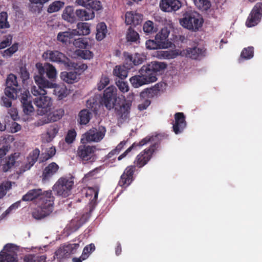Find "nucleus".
Listing matches in <instances>:
<instances>
[{"mask_svg": "<svg viewBox=\"0 0 262 262\" xmlns=\"http://www.w3.org/2000/svg\"><path fill=\"white\" fill-rule=\"evenodd\" d=\"M167 136L162 134H157L155 136H147L143 138L138 143H134L128 148L123 154L118 157L119 161L125 158L127 155L137 146L141 147L149 142L155 141L150 147L147 148L138 155L134 162L135 168H139L144 166L151 159L154 153L159 148V144L161 141L166 138Z\"/></svg>", "mask_w": 262, "mask_h": 262, "instance_id": "1", "label": "nucleus"}, {"mask_svg": "<svg viewBox=\"0 0 262 262\" xmlns=\"http://www.w3.org/2000/svg\"><path fill=\"white\" fill-rule=\"evenodd\" d=\"M167 64L162 62L152 61L144 65L139 71V74L132 76L129 79L132 85L138 88L142 85L154 82L157 80L158 72L165 69Z\"/></svg>", "mask_w": 262, "mask_h": 262, "instance_id": "2", "label": "nucleus"}, {"mask_svg": "<svg viewBox=\"0 0 262 262\" xmlns=\"http://www.w3.org/2000/svg\"><path fill=\"white\" fill-rule=\"evenodd\" d=\"M204 20L202 16L196 12H186L180 20V23L184 28L196 32L202 27Z\"/></svg>", "mask_w": 262, "mask_h": 262, "instance_id": "3", "label": "nucleus"}, {"mask_svg": "<svg viewBox=\"0 0 262 262\" xmlns=\"http://www.w3.org/2000/svg\"><path fill=\"white\" fill-rule=\"evenodd\" d=\"M74 184L73 177H61L54 185L53 190L57 195L66 198L71 194Z\"/></svg>", "mask_w": 262, "mask_h": 262, "instance_id": "4", "label": "nucleus"}, {"mask_svg": "<svg viewBox=\"0 0 262 262\" xmlns=\"http://www.w3.org/2000/svg\"><path fill=\"white\" fill-rule=\"evenodd\" d=\"M4 94L13 99H16L21 90L17 76L14 74L8 75L5 82Z\"/></svg>", "mask_w": 262, "mask_h": 262, "instance_id": "5", "label": "nucleus"}, {"mask_svg": "<svg viewBox=\"0 0 262 262\" xmlns=\"http://www.w3.org/2000/svg\"><path fill=\"white\" fill-rule=\"evenodd\" d=\"M106 129L104 126L93 127L82 135L81 143L87 144L88 143L99 142L104 137Z\"/></svg>", "mask_w": 262, "mask_h": 262, "instance_id": "6", "label": "nucleus"}, {"mask_svg": "<svg viewBox=\"0 0 262 262\" xmlns=\"http://www.w3.org/2000/svg\"><path fill=\"white\" fill-rule=\"evenodd\" d=\"M117 99V90L113 85L107 88L103 92L100 100V104L104 106L107 110H111L115 107Z\"/></svg>", "mask_w": 262, "mask_h": 262, "instance_id": "7", "label": "nucleus"}, {"mask_svg": "<svg viewBox=\"0 0 262 262\" xmlns=\"http://www.w3.org/2000/svg\"><path fill=\"white\" fill-rule=\"evenodd\" d=\"M96 147L82 144L78 146L77 150V157L82 161L93 162L96 159L95 151Z\"/></svg>", "mask_w": 262, "mask_h": 262, "instance_id": "8", "label": "nucleus"}, {"mask_svg": "<svg viewBox=\"0 0 262 262\" xmlns=\"http://www.w3.org/2000/svg\"><path fill=\"white\" fill-rule=\"evenodd\" d=\"M42 56L45 60L63 64L66 68L70 65V59L63 53L57 50H47Z\"/></svg>", "mask_w": 262, "mask_h": 262, "instance_id": "9", "label": "nucleus"}, {"mask_svg": "<svg viewBox=\"0 0 262 262\" xmlns=\"http://www.w3.org/2000/svg\"><path fill=\"white\" fill-rule=\"evenodd\" d=\"M79 247V244H70L60 246L55 251L54 257L55 259L56 258L58 261L62 262L71 254L76 253Z\"/></svg>", "mask_w": 262, "mask_h": 262, "instance_id": "10", "label": "nucleus"}, {"mask_svg": "<svg viewBox=\"0 0 262 262\" xmlns=\"http://www.w3.org/2000/svg\"><path fill=\"white\" fill-rule=\"evenodd\" d=\"M54 196L51 190L42 192V194L38 201L39 207L46 210L47 212L51 213L54 208Z\"/></svg>", "mask_w": 262, "mask_h": 262, "instance_id": "11", "label": "nucleus"}, {"mask_svg": "<svg viewBox=\"0 0 262 262\" xmlns=\"http://www.w3.org/2000/svg\"><path fill=\"white\" fill-rule=\"evenodd\" d=\"M35 67L38 71V74L34 76V79L36 84H39L40 86L52 87L54 84L53 82L49 81L44 77V74L46 73V63L43 65L41 62H37Z\"/></svg>", "mask_w": 262, "mask_h": 262, "instance_id": "12", "label": "nucleus"}, {"mask_svg": "<svg viewBox=\"0 0 262 262\" xmlns=\"http://www.w3.org/2000/svg\"><path fill=\"white\" fill-rule=\"evenodd\" d=\"M262 16V3H257L250 14H249L246 22L248 27H252L256 25L260 20Z\"/></svg>", "mask_w": 262, "mask_h": 262, "instance_id": "13", "label": "nucleus"}, {"mask_svg": "<svg viewBox=\"0 0 262 262\" xmlns=\"http://www.w3.org/2000/svg\"><path fill=\"white\" fill-rule=\"evenodd\" d=\"M14 245L6 244L0 252V262H18L17 254L13 251Z\"/></svg>", "mask_w": 262, "mask_h": 262, "instance_id": "14", "label": "nucleus"}, {"mask_svg": "<svg viewBox=\"0 0 262 262\" xmlns=\"http://www.w3.org/2000/svg\"><path fill=\"white\" fill-rule=\"evenodd\" d=\"M135 171V166H128L121 176L118 184L120 186L126 188L133 181V175Z\"/></svg>", "mask_w": 262, "mask_h": 262, "instance_id": "15", "label": "nucleus"}, {"mask_svg": "<svg viewBox=\"0 0 262 262\" xmlns=\"http://www.w3.org/2000/svg\"><path fill=\"white\" fill-rule=\"evenodd\" d=\"M132 105V101L124 99L121 105L115 107V113L119 119L124 121L129 118Z\"/></svg>", "mask_w": 262, "mask_h": 262, "instance_id": "16", "label": "nucleus"}, {"mask_svg": "<svg viewBox=\"0 0 262 262\" xmlns=\"http://www.w3.org/2000/svg\"><path fill=\"white\" fill-rule=\"evenodd\" d=\"M174 123L172 128L173 132L178 135L182 133L186 127L187 123L185 120V116L183 113H176L174 115Z\"/></svg>", "mask_w": 262, "mask_h": 262, "instance_id": "17", "label": "nucleus"}, {"mask_svg": "<svg viewBox=\"0 0 262 262\" xmlns=\"http://www.w3.org/2000/svg\"><path fill=\"white\" fill-rule=\"evenodd\" d=\"M34 102L37 107L42 109L40 112L41 115L47 113L50 110L52 104L51 98L46 95H42L36 98Z\"/></svg>", "mask_w": 262, "mask_h": 262, "instance_id": "18", "label": "nucleus"}, {"mask_svg": "<svg viewBox=\"0 0 262 262\" xmlns=\"http://www.w3.org/2000/svg\"><path fill=\"white\" fill-rule=\"evenodd\" d=\"M20 100L22 104L24 113L27 115H31L34 109L32 104V97L29 91L21 93Z\"/></svg>", "mask_w": 262, "mask_h": 262, "instance_id": "19", "label": "nucleus"}, {"mask_svg": "<svg viewBox=\"0 0 262 262\" xmlns=\"http://www.w3.org/2000/svg\"><path fill=\"white\" fill-rule=\"evenodd\" d=\"M182 7V3L179 0H161L160 8L165 12H175Z\"/></svg>", "mask_w": 262, "mask_h": 262, "instance_id": "20", "label": "nucleus"}, {"mask_svg": "<svg viewBox=\"0 0 262 262\" xmlns=\"http://www.w3.org/2000/svg\"><path fill=\"white\" fill-rule=\"evenodd\" d=\"M59 169V167L56 163L53 162L49 164L42 171L41 176L42 182L46 183L49 181L53 176L57 173Z\"/></svg>", "mask_w": 262, "mask_h": 262, "instance_id": "21", "label": "nucleus"}, {"mask_svg": "<svg viewBox=\"0 0 262 262\" xmlns=\"http://www.w3.org/2000/svg\"><path fill=\"white\" fill-rule=\"evenodd\" d=\"M19 156V153L15 152L5 157V158L2 160V163L1 165V166H2V170L5 172L10 170V169L14 166Z\"/></svg>", "mask_w": 262, "mask_h": 262, "instance_id": "22", "label": "nucleus"}, {"mask_svg": "<svg viewBox=\"0 0 262 262\" xmlns=\"http://www.w3.org/2000/svg\"><path fill=\"white\" fill-rule=\"evenodd\" d=\"M76 35V31L59 32L57 35V40L63 45L70 44Z\"/></svg>", "mask_w": 262, "mask_h": 262, "instance_id": "23", "label": "nucleus"}, {"mask_svg": "<svg viewBox=\"0 0 262 262\" xmlns=\"http://www.w3.org/2000/svg\"><path fill=\"white\" fill-rule=\"evenodd\" d=\"M87 9H79L75 11L76 19L80 20H89L95 17V13L93 9L86 8Z\"/></svg>", "mask_w": 262, "mask_h": 262, "instance_id": "24", "label": "nucleus"}, {"mask_svg": "<svg viewBox=\"0 0 262 262\" xmlns=\"http://www.w3.org/2000/svg\"><path fill=\"white\" fill-rule=\"evenodd\" d=\"M143 19V15L139 13L127 12L125 14V23L127 25L137 26L140 24Z\"/></svg>", "mask_w": 262, "mask_h": 262, "instance_id": "25", "label": "nucleus"}, {"mask_svg": "<svg viewBox=\"0 0 262 262\" xmlns=\"http://www.w3.org/2000/svg\"><path fill=\"white\" fill-rule=\"evenodd\" d=\"M76 3L80 6L98 11L102 8L101 2L97 0H76Z\"/></svg>", "mask_w": 262, "mask_h": 262, "instance_id": "26", "label": "nucleus"}, {"mask_svg": "<svg viewBox=\"0 0 262 262\" xmlns=\"http://www.w3.org/2000/svg\"><path fill=\"white\" fill-rule=\"evenodd\" d=\"M160 86H161V84L157 83L154 86L144 89L141 92L140 97L142 98L147 97L148 98H152L157 96L160 91Z\"/></svg>", "mask_w": 262, "mask_h": 262, "instance_id": "27", "label": "nucleus"}, {"mask_svg": "<svg viewBox=\"0 0 262 262\" xmlns=\"http://www.w3.org/2000/svg\"><path fill=\"white\" fill-rule=\"evenodd\" d=\"M40 155V150L36 148L32 150L27 157V163L25 165L26 169H29L36 163Z\"/></svg>", "mask_w": 262, "mask_h": 262, "instance_id": "28", "label": "nucleus"}, {"mask_svg": "<svg viewBox=\"0 0 262 262\" xmlns=\"http://www.w3.org/2000/svg\"><path fill=\"white\" fill-rule=\"evenodd\" d=\"M42 192L41 189L30 190L26 194L23 196L21 200L23 201H32L35 199L39 200L40 195L42 194Z\"/></svg>", "mask_w": 262, "mask_h": 262, "instance_id": "29", "label": "nucleus"}, {"mask_svg": "<svg viewBox=\"0 0 262 262\" xmlns=\"http://www.w3.org/2000/svg\"><path fill=\"white\" fill-rule=\"evenodd\" d=\"M51 88H54L53 93L59 99H62L68 95V90L64 84L58 85L54 82Z\"/></svg>", "mask_w": 262, "mask_h": 262, "instance_id": "30", "label": "nucleus"}, {"mask_svg": "<svg viewBox=\"0 0 262 262\" xmlns=\"http://www.w3.org/2000/svg\"><path fill=\"white\" fill-rule=\"evenodd\" d=\"M63 19L70 23H74L76 20V16L75 12L73 7L68 6L64 10L62 14Z\"/></svg>", "mask_w": 262, "mask_h": 262, "instance_id": "31", "label": "nucleus"}, {"mask_svg": "<svg viewBox=\"0 0 262 262\" xmlns=\"http://www.w3.org/2000/svg\"><path fill=\"white\" fill-rule=\"evenodd\" d=\"M107 32L106 24L103 22L98 23L96 26V39L99 41L102 40L105 37Z\"/></svg>", "mask_w": 262, "mask_h": 262, "instance_id": "32", "label": "nucleus"}, {"mask_svg": "<svg viewBox=\"0 0 262 262\" xmlns=\"http://www.w3.org/2000/svg\"><path fill=\"white\" fill-rule=\"evenodd\" d=\"M76 35H87L90 33V25L88 23H79L77 25Z\"/></svg>", "mask_w": 262, "mask_h": 262, "instance_id": "33", "label": "nucleus"}, {"mask_svg": "<svg viewBox=\"0 0 262 262\" xmlns=\"http://www.w3.org/2000/svg\"><path fill=\"white\" fill-rule=\"evenodd\" d=\"M47 256L45 255L38 254H29L25 256V262H46Z\"/></svg>", "mask_w": 262, "mask_h": 262, "instance_id": "34", "label": "nucleus"}, {"mask_svg": "<svg viewBox=\"0 0 262 262\" xmlns=\"http://www.w3.org/2000/svg\"><path fill=\"white\" fill-rule=\"evenodd\" d=\"M113 75L121 79H125L128 75L127 68L125 66H116L114 69Z\"/></svg>", "mask_w": 262, "mask_h": 262, "instance_id": "35", "label": "nucleus"}, {"mask_svg": "<svg viewBox=\"0 0 262 262\" xmlns=\"http://www.w3.org/2000/svg\"><path fill=\"white\" fill-rule=\"evenodd\" d=\"M143 30L146 35H151L157 32L158 29L157 26L155 25L153 21L147 20L143 24Z\"/></svg>", "mask_w": 262, "mask_h": 262, "instance_id": "36", "label": "nucleus"}, {"mask_svg": "<svg viewBox=\"0 0 262 262\" xmlns=\"http://www.w3.org/2000/svg\"><path fill=\"white\" fill-rule=\"evenodd\" d=\"M61 79L68 83H73L77 81V74L76 72H63L61 73Z\"/></svg>", "mask_w": 262, "mask_h": 262, "instance_id": "37", "label": "nucleus"}, {"mask_svg": "<svg viewBox=\"0 0 262 262\" xmlns=\"http://www.w3.org/2000/svg\"><path fill=\"white\" fill-rule=\"evenodd\" d=\"M169 32L167 28L165 27L162 28L160 32H159L155 36V40H156L159 43L161 44V46L165 45V41L168 37Z\"/></svg>", "mask_w": 262, "mask_h": 262, "instance_id": "38", "label": "nucleus"}, {"mask_svg": "<svg viewBox=\"0 0 262 262\" xmlns=\"http://www.w3.org/2000/svg\"><path fill=\"white\" fill-rule=\"evenodd\" d=\"M254 55V48L253 47L245 48L242 51L239 62H241L244 59L248 60L252 58Z\"/></svg>", "mask_w": 262, "mask_h": 262, "instance_id": "39", "label": "nucleus"}, {"mask_svg": "<svg viewBox=\"0 0 262 262\" xmlns=\"http://www.w3.org/2000/svg\"><path fill=\"white\" fill-rule=\"evenodd\" d=\"M91 113L87 109H83L81 110L79 114V123L82 125H86L88 124L91 118Z\"/></svg>", "mask_w": 262, "mask_h": 262, "instance_id": "40", "label": "nucleus"}, {"mask_svg": "<svg viewBox=\"0 0 262 262\" xmlns=\"http://www.w3.org/2000/svg\"><path fill=\"white\" fill-rule=\"evenodd\" d=\"M126 39L129 42L139 43V34L138 32L133 29L132 27H129L126 34Z\"/></svg>", "mask_w": 262, "mask_h": 262, "instance_id": "41", "label": "nucleus"}, {"mask_svg": "<svg viewBox=\"0 0 262 262\" xmlns=\"http://www.w3.org/2000/svg\"><path fill=\"white\" fill-rule=\"evenodd\" d=\"M125 60L127 61H130L133 63L135 66H138L142 64L144 61V58L142 56L138 53L135 54L134 56L132 55L128 54L125 57Z\"/></svg>", "mask_w": 262, "mask_h": 262, "instance_id": "42", "label": "nucleus"}, {"mask_svg": "<svg viewBox=\"0 0 262 262\" xmlns=\"http://www.w3.org/2000/svg\"><path fill=\"white\" fill-rule=\"evenodd\" d=\"M46 211V210L43 209L38 206L37 208L35 209L32 211V217L36 220L42 219L50 214L51 213L48 212Z\"/></svg>", "mask_w": 262, "mask_h": 262, "instance_id": "43", "label": "nucleus"}, {"mask_svg": "<svg viewBox=\"0 0 262 262\" xmlns=\"http://www.w3.org/2000/svg\"><path fill=\"white\" fill-rule=\"evenodd\" d=\"M46 67L47 77L52 81H54L57 77V71L55 68L52 64L48 62L46 63Z\"/></svg>", "mask_w": 262, "mask_h": 262, "instance_id": "44", "label": "nucleus"}, {"mask_svg": "<svg viewBox=\"0 0 262 262\" xmlns=\"http://www.w3.org/2000/svg\"><path fill=\"white\" fill-rule=\"evenodd\" d=\"M18 49V43L15 42L11 47L1 52V54L4 58L11 57Z\"/></svg>", "mask_w": 262, "mask_h": 262, "instance_id": "45", "label": "nucleus"}, {"mask_svg": "<svg viewBox=\"0 0 262 262\" xmlns=\"http://www.w3.org/2000/svg\"><path fill=\"white\" fill-rule=\"evenodd\" d=\"M64 111L62 109L57 110L50 113L48 116V120L50 122H56L59 120L63 115Z\"/></svg>", "mask_w": 262, "mask_h": 262, "instance_id": "46", "label": "nucleus"}, {"mask_svg": "<svg viewBox=\"0 0 262 262\" xmlns=\"http://www.w3.org/2000/svg\"><path fill=\"white\" fill-rule=\"evenodd\" d=\"M195 6L202 11H207L210 9L211 3L209 0H193Z\"/></svg>", "mask_w": 262, "mask_h": 262, "instance_id": "47", "label": "nucleus"}, {"mask_svg": "<svg viewBox=\"0 0 262 262\" xmlns=\"http://www.w3.org/2000/svg\"><path fill=\"white\" fill-rule=\"evenodd\" d=\"M73 45L76 48L86 49L89 46V42L86 38H78L73 41Z\"/></svg>", "mask_w": 262, "mask_h": 262, "instance_id": "48", "label": "nucleus"}, {"mask_svg": "<svg viewBox=\"0 0 262 262\" xmlns=\"http://www.w3.org/2000/svg\"><path fill=\"white\" fill-rule=\"evenodd\" d=\"M37 87H36V86H33L32 88H31V92L32 93V94L34 95V96H42V95H46L47 94V92L45 90V89L46 88H50L51 87H48V86H45V87H42V86H39L40 85H39V84H37Z\"/></svg>", "mask_w": 262, "mask_h": 262, "instance_id": "49", "label": "nucleus"}, {"mask_svg": "<svg viewBox=\"0 0 262 262\" xmlns=\"http://www.w3.org/2000/svg\"><path fill=\"white\" fill-rule=\"evenodd\" d=\"M146 48L148 50H156L158 49L164 48V46L159 43L156 40L148 39L145 43Z\"/></svg>", "mask_w": 262, "mask_h": 262, "instance_id": "50", "label": "nucleus"}, {"mask_svg": "<svg viewBox=\"0 0 262 262\" xmlns=\"http://www.w3.org/2000/svg\"><path fill=\"white\" fill-rule=\"evenodd\" d=\"M64 5V3L61 1H55L52 3L48 8L49 13H53L58 11Z\"/></svg>", "mask_w": 262, "mask_h": 262, "instance_id": "51", "label": "nucleus"}, {"mask_svg": "<svg viewBox=\"0 0 262 262\" xmlns=\"http://www.w3.org/2000/svg\"><path fill=\"white\" fill-rule=\"evenodd\" d=\"M187 53L191 58L196 59L202 54V50L197 47L190 48L187 50Z\"/></svg>", "mask_w": 262, "mask_h": 262, "instance_id": "52", "label": "nucleus"}, {"mask_svg": "<svg viewBox=\"0 0 262 262\" xmlns=\"http://www.w3.org/2000/svg\"><path fill=\"white\" fill-rule=\"evenodd\" d=\"M95 250V246L94 244H91L86 246L82 251L81 255L82 259H86L89 256L90 254Z\"/></svg>", "mask_w": 262, "mask_h": 262, "instance_id": "53", "label": "nucleus"}, {"mask_svg": "<svg viewBox=\"0 0 262 262\" xmlns=\"http://www.w3.org/2000/svg\"><path fill=\"white\" fill-rule=\"evenodd\" d=\"M7 12H2L0 13V29L9 28L10 25L7 21Z\"/></svg>", "mask_w": 262, "mask_h": 262, "instance_id": "54", "label": "nucleus"}, {"mask_svg": "<svg viewBox=\"0 0 262 262\" xmlns=\"http://www.w3.org/2000/svg\"><path fill=\"white\" fill-rule=\"evenodd\" d=\"M11 182L10 181H7L0 185V199L6 194L7 191L11 188Z\"/></svg>", "mask_w": 262, "mask_h": 262, "instance_id": "55", "label": "nucleus"}, {"mask_svg": "<svg viewBox=\"0 0 262 262\" xmlns=\"http://www.w3.org/2000/svg\"><path fill=\"white\" fill-rule=\"evenodd\" d=\"M110 83V78L106 75H102L100 82L98 83V90L101 91Z\"/></svg>", "mask_w": 262, "mask_h": 262, "instance_id": "56", "label": "nucleus"}, {"mask_svg": "<svg viewBox=\"0 0 262 262\" xmlns=\"http://www.w3.org/2000/svg\"><path fill=\"white\" fill-rule=\"evenodd\" d=\"M76 137V131L74 129H70L68 131L65 137V141L68 144H71L75 140Z\"/></svg>", "mask_w": 262, "mask_h": 262, "instance_id": "57", "label": "nucleus"}, {"mask_svg": "<svg viewBox=\"0 0 262 262\" xmlns=\"http://www.w3.org/2000/svg\"><path fill=\"white\" fill-rule=\"evenodd\" d=\"M59 127L57 124L51 125L48 129L47 134L50 138H54L58 133Z\"/></svg>", "mask_w": 262, "mask_h": 262, "instance_id": "58", "label": "nucleus"}, {"mask_svg": "<svg viewBox=\"0 0 262 262\" xmlns=\"http://www.w3.org/2000/svg\"><path fill=\"white\" fill-rule=\"evenodd\" d=\"M116 84L121 92L124 93L129 91V86L127 82L119 80L116 81Z\"/></svg>", "mask_w": 262, "mask_h": 262, "instance_id": "59", "label": "nucleus"}, {"mask_svg": "<svg viewBox=\"0 0 262 262\" xmlns=\"http://www.w3.org/2000/svg\"><path fill=\"white\" fill-rule=\"evenodd\" d=\"M12 36L10 35L6 36L4 39L0 42V50L4 49L10 47L12 44Z\"/></svg>", "mask_w": 262, "mask_h": 262, "instance_id": "60", "label": "nucleus"}, {"mask_svg": "<svg viewBox=\"0 0 262 262\" xmlns=\"http://www.w3.org/2000/svg\"><path fill=\"white\" fill-rule=\"evenodd\" d=\"M11 100L13 99L8 97L5 94V95L1 97L0 103L2 106H4L7 108L11 107V106H12Z\"/></svg>", "mask_w": 262, "mask_h": 262, "instance_id": "61", "label": "nucleus"}, {"mask_svg": "<svg viewBox=\"0 0 262 262\" xmlns=\"http://www.w3.org/2000/svg\"><path fill=\"white\" fill-rule=\"evenodd\" d=\"M88 68V66L86 64L84 63H74L72 62L70 60V66H68L67 68H74L76 70H78V71L83 72L85 70H86Z\"/></svg>", "mask_w": 262, "mask_h": 262, "instance_id": "62", "label": "nucleus"}, {"mask_svg": "<svg viewBox=\"0 0 262 262\" xmlns=\"http://www.w3.org/2000/svg\"><path fill=\"white\" fill-rule=\"evenodd\" d=\"M77 54L84 59H90L93 56V53L89 50H78Z\"/></svg>", "mask_w": 262, "mask_h": 262, "instance_id": "63", "label": "nucleus"}, {"mask_svg": "<svg viewBox=\"0 0 262 262\" xmlns=\"http://www.w3.org/2000/svg\"><path fill=\"white\" fill-rule=\"evenodd\" d=\"M86 106L92 111L95 112L97 111L98 103L95 99L90 98L86 101Z\"/></svg>", "mask_w": 262, "mask_h": 262, "instance_id": "64", "label": "nucleus"}]
</instances>
